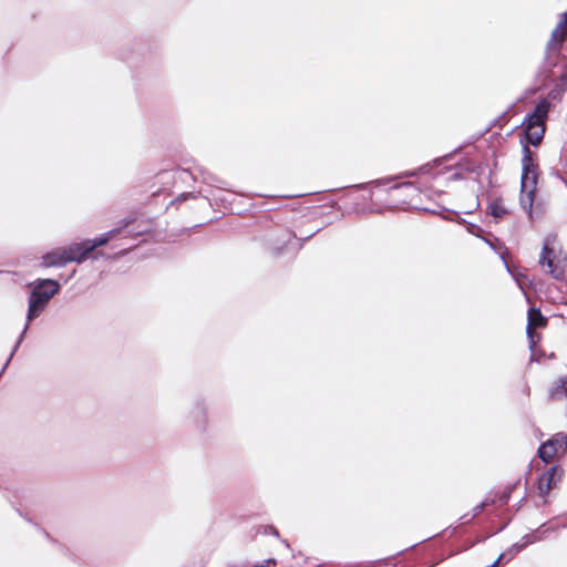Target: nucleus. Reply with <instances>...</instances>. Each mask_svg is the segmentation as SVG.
Instances as JSON below:
<instances>
[{"mask_svg":"<svg viewBox=\"0 0 567 567\" xmlns=\"http://www.w3.org/2000/svg\"><path fill=\"white\" fill-rule=\"evenodd\" d=\"M60 288V284L54 279H38L34 281L33 288L29 296L27 322L9 358L4 362V368L9 365L11 359L20 347L24 334L29 329L30 322L41 315L50 299L59 292Z\"/></svg>","mask_w":567,"mask_h":567,"instance_id":"f257e3e1","label":"nucleus"},{"mask_svg":"<svg viewBox=\"0 0 567 567\" xmlns=\"http://www.w3.org/2000/svg\"><path fill=\"white\" fill-rule=\"evenodd\" d=\"M557 236L549 234L545 237L543 249L539 256V264L548 268V274L556 280L560 281L559 291L567 293V280H564L566 271V257H561V251H556L554 244Z\"/></svg>","mask_w":567,"mask_h":567,"instance_id":"f03ea898","label":"nucleus"},{"mask_svg":"<svg viewBox=\"0 0 567 567\" xmlns=\"http://www.w3.org/2000/svg\"><path fill=\"white\" fill-rule=\"evenodd\" d=\"M537 168L538 166L534 163L532 151L527 144H524L520 178V205L529 215L532 214L536 192Z\"/></svg>","mask_w":567,"mask_h":567,"instance_id":"7ed1b4c3","label":"nucleus"},{"mask_svg":"<svg viewBox=\"0 0 567 567\" xmlns=\"http://www.w3.org/2000/svg\"><path fill=\"white\" fill-rule=\"evenodd\" d=\"M549 109L550 102L544 97L537 103L534 111L525 116L520 126L528 144L537 146L543 141Z\"/></svg>","mask_w":567,"mask_h":567,"instance_id":"20e7f679","label":"nucleus"},{"mask_svg":"<svg viewBox=\"0 0 567 567\" xmlns=\"http://www.w3.org/2000/svg\"><path fill=\"white\" fill-rule=\"evenodd\" d=\"M558 52L556 49H548L547 48V52H546V55L543 60V62L540 63V65L538 66V70L536 72V81L543 85L544 83H546L547 80H549V78L553 74V70L554 68L557 66V62H558Z\"/></svg>","mask_w":567,"mask_h":567,"instance_id":"39448f33","label":"nucleus"},{"mask_svg":"<svg viewBox=\"0 0 567 567\" xmlns=\"http://www.w3.org/2000/svg\"><path fill=\"white\" fill-rule=\"evenodd\" d=\"M567 39V11L559 16V20L551 31L550 39L547 43L548 49H556L559 51L563 43Z\"/></svg>","mask_w":567,"mask_h":567,"instance_id":"423d86ee","label":"nucleus"},{"mask_svg":"<svg viewBox=\"0 0 567 567\" xmlns=\"http://www.w3.org/2000/svg\"><path fill=\"white\" fill-rule=\"evenodd\" d=\"M547 323V319L543 316L542 311L538 308H529L528 310V321L526 326V333L529 340V347L533 349L535 347V329L539 327H545Z\"/></svg>","mask_w":567,"mask_h":567,"instance_id":"0eeeda50","label":"nucleus"},{"mask_svg":"<svg viewBox=\"0 0 567 567\" xmlns=\"http://www.w3.org/2000/svg\"><path fill=\"white\" fill-rule=\"evenodd\" d=\"M63 251L66 255V258H75V260H69V262H78L81 264L86 256L91 252L87 250V241L83 240L81 243H74L70 246L63 248Z\"/></svg>","mask_w":567,"mask_h":567,"instance_id":"6e6552de","label":"nucleus"},{"mask_svg":"<svg viewBox=\"0 0 567 567\" xmlns=\"http://www.w3.org/2000/svg\"><path fill=\"white\" fill-rule=\"evenodd\" d=\"M69 260H75V258H66L65 252L62 249L47 252L42 256L41 266L43 267H63Z\"/></svg>","mask_w":567,"mask_h":567,"instance_id":"1a4fd4ad","label":"nucleus"},{"mask_svg":"<svg viewBox=\"0 0 567 567\" xmlns=\"http://www.w3.org/2000/svg\"><path fill=\"white\" fill-rule=\"evenodd\" d=\"M128 224L130 221L122 220V226L120 228H113L99 237H95L93 239H86L87 250H91L92 252L97 247L106 245L112 238H114L121 231L122 228L128 226Z\"/></svg>","mask_w":567,"mask_h":567,"instance_id":"9d476101","label":"nucleus"},{"mask_svg":"<svg viewBox=\"0 0 567 567\" xmlns=\"http://www.w3.org/2000/svg\"><path fill=\"white\" fill-rule=\"evenodd\" d=\"M182 174H188L194 181L197 179V173L202 177V182L206 183L212 186H216L218 188H225V182L216 177L215 175L210 174L206 169L202 167H197L196 172L189 171V169H183L181 172Z\"/></svg>","mask_w":567,"mask_h":567,"instance_id":"9b49d317","label":"nucleus"},{"mask_svg":"<svg viewBox=\"0 0 567 567\" xmlns=\"http://www.w3.org/2000/svg\"><path fill=\"white\" fill-rule=\"evenodd\" d=\"M549 532V528L545 524L540 525L533 533L526 534L520 538V544L526 548L527 546L540 542L545 538V535Z\"/></svg>","mask_w":567,"mask_h":567,"instance_id":"f8f14e48","label":"nucleus"},{"mask_svg":"<svg viewBox=\"0 0 567 567\" xmlns=\"http://www.w3.org/2000/svg\"><path fill=\"white\" fill-rule=\"evenodd\" d=\"M549 398L555 401L567 400V375L559 378L558 382L551 388Z\"/></svg>","mask_w":567,"mask_h":567,"instance_id":"ddd939ff","label":"nucleus"},{"mask_svg":"<svg viewBox=\"0 0 567 567\" xmlns=\"http://www.w3.org/2000/svg\"><path fill=\"white\" fill-rule=\"evenodd\" d=\"M556 455H558L557 450L553 447L549 440L543 443L538 449V456L545 463H549Z\"/></svg>","mask_w":567,"mask_h":567,"instance_id":"4468645a","label":"nucleus"},{"mask_svg":"<svg viewBox=\"0 0 567 567\" xmlns=\"http://www.w3.org/2000/svg\"><path fill=\"white\" fill-rule=\"evenodd\" d=\"M551 442V445L555 450H557V454H565L567 452V434L559 432L553 435L551 439H549Z\"/></svg>","mask_w":567,"mask_h":567,"instance_id":"2eb2a0df","label":"nucleus"},{"mask_svg":"<svg viewBox=\"0 0 567 567\" xmlns=\"http://www.w3.org/2000/svg\"><path fill=\"white\" fill-rule=\"evenodd\" d=\"M487 210L488 214H491L493 217L497 219L503 218L505 215L508 214V210L499 199L489 203V205L487 206Z\"/></svg>","mask_w":567,"mask_h":567,"instance_id":"dca6fc26","label":"nucleus"},{"mask_svg":"<svg viewBox=\"0 0 567 567\" xmlns=\"http://www.w3.org/2000/svg\"><path fill=\"white\" fill-rule=\"evenodd\" d=\"M554 487L551 478L544 477L543 475L538 480V489L540 495H546L550 488Z\"/></svg>","mask_w":567,"mask_h":567,"instance_id":"f3484780","label":"nucleus"},{"mask_svg":"<svg viewBox=\"0 0 567 567\" xmlns=\"http://www.w3.org/2000/svg\"><path fill=\"white\" fill-rule=\"evenodd\" d=\"M544 477H550L551 484L555 486L556 482L560 481L561 477V471L557 466L549 467L544 474Z\"/></svg>","mask_w":567,"mask_h":567,"instance_id":"a211bd4d","label":"nucleus"},{"mask_svg":"<svg viewBox=\"0 0 567 567\" xmlns=\"http://www.w3.org/2000/svg\"><path fill=\"white\" fill-rule=\"evenodd\" d=\"M524 548L520 542L513 544L504 554L506 556V563L511 561L516 555H518Z\"/></svg>","mask_w":567,"mask_h":567,"instance_id":"6ab92c4d","label":"nucleus"},{"mask_svg":"<svg viewBox=\"0 0 567 567\" xmlns=\"http://www.w3.org/2000/svg\"><path fill=\"white\" fill-rule=\"evenodd\" d=\"M431 169H432V164L427 163V164L421 166L420 168H417L416 171L406 172L403 175L404 176H416L417 174H430Z\"/></svg>","mask_w":567,"mask_h":567,"instance_id":"aec40b11","label":"nucleus"},{"mask_svg":"<svg viewBox=\"0 0 567 567\" xmlns=\"http://www.w3.org/2000/svg\"><path fill=\"white\" fill-rule=\"evenodd\" d=\"M511 488H506L502 492H499L495 498H496V502H498L501 505H506L511 498Z\"/></svg>","mask_w":567,"mask_h":567,"instance_id":"412c9836","label":"nucleus"},{"mask_svg":"<svg viewBox=\"0 0 567 567\" xmlns=\"http://www.w3.org/2000/svg\"><path fill=\"white\" fill-rule=\"evenodd\" d=\"M460 221H461V223L466 224V230H467L470 234H472V235H474V236H477V237H480V236H481V235H480V233L482 231V228H481L480 226H477V225H475V224H473V223H468V221H466V220H465V219H463V218H461V219H460Z\"/></svg>","mask_w":567,"mask_h":567,"instance_id":"4be33fe9","label":"nucleus"},{"mask_svg":"<svg viewBox=\"0 0 567 567\" xmlns=\"http://www.w3.org/2000/svg\"><path fill=\"white\" fill-rule=\"evenodd\" d=\"M391 188L392 189H408V190H412V192L419 190V188L412 182H404V183L395 184Z\"/></svg>","mask_w":567,"mask_h":567,"instance_id":"5701e85b","label":"nucleus"},{"mask_svg":"<svg viewBox=\"0 0 567 567\" xmlns=\"http://www.w3.org/2000/svg\"><path fill=\"white\" fill-rule=\"evenodd\" d=\"M564 91H565L564 87L556 86L549 91L548 97H550L553 100L559 99L561 96V94L564 93Z\"/></svg>","mask_w":567,"mask_h":567,"instance_id":"b1692460","label":"nucleus"},{"mask_svg":"<svg viewBox=\"0 0 567 567\" xmlns=\"http://www.w3.org/2000/svg\"><path fill=\"white\" fill-rule=\"evenodd\" d=\"M506 556H507V554L502 553V554L498 556V558H497L493 564H491V565H489V566H487V567H497L499 564H502V563H506Z\"/></svg>","mask_w":567,"mask_h":567,"instance_id":"393cba45","label":"nucleus"},{"mask_svg":"<svg viewBox=\"0 0 567 567\" xmlns=\"http://www.w3.org/2000/svg\"><path fill=\"white\" fill-rule=\"evenodd\" d=\"M188 198H196L195 193H183L176 198V202H183Z\"/></svg>","mask_w":567,"mask_h":567,"instance_id":"a878e982","label":"nucleus"},{"mask_svg":"<svg viewBox=\"0 0 567 567\" xmlns=\"http://www.w3.org/2000/svg\"><path fill=\"white\" fill-rule=\"evenodd\" d=\"M484 511L482 504H478L476 505L473 509H472V517H476L478 516L482 512Z\"/></svg>","mask_w":567,"mask_h":567,"instance_id":"bb28decb","label":"nucleus"},{"mask_svg":"<svg viewBox=\"0 0 567 567\" xmlns=\"http://www.w3.org/2000/svg\"><path fill=\"white\" fill-rule=\"evenodd\" d=\"M475 517H472V514L471 513H466L464 514L460 520L463 523V524H467L470 522H472Z\"/></svg>","mask_w":567,"mask_h":567,"instance_id":"cd10ccee","label":"nucleus"},{"mask_svg":"<svg viewBox=\"0 0 567 567\" xmlns=\"http://www.w3.org/2000/svg\"><path fill=\"white\" fill-rule=\"evenodd\" d=\"M463 178H464V176L462 173L455 172V173L451 174L447 179L449 181H458V179H463Z\"/></svg>","mask_w":567,"mask_h":567,"instance_id":"c85d7f7f","label":"nucleus"},{"mask_svg":"<svg viewBox=\"0 0 567 567\" xmlns=\"http://www.w3.org/2000/svg\"><path fill=\"white\" fill-rule=\"evenodd\" d=\"M495 503H496V498L495 497L494 498H488L487 497L481 504H482L483 508L485 509L487 506L493 505Z\"/></svg>","mask_w":567,"mask_h":567,"instance_id":"c756f323","label":"nucleus"},{"mask_svg":"<svg viewBox=\"0 0 567 567\" xmlns=\"http://www.w3.org/2000/svg\"><path fill=\"white\" fill-rule=\"evenodd\" d=\"M270 564L276 565V560L275 559H267L265 561V564H255L251 567H269Z\"/></svg>","mask_w":567,"mask_h":567,"instance_id":"7c9ffc66","label":"nucleus"},{"mask_svg":"<svg viewBox=\"0 0 567 567\" xmlns=\"http://www.w3.org/2000/svg\"><path fill=\"white\" fill-rule=\"evenodd\" d=\"M266 533H269V534H271L274 536H277V537L279 536V533H278L277 528L274 527V526H267L266 527Z\"/></svg>","mask_w":567,"mask_h":567,"instance_id":"2f4dec72","label":"nucleus"},{"mask_svg":"<svg viewBox=\"0 0 567 567\" xmlns=\"http://www.w3.org/2000/svg\"><path fill=\"white\" fill-rule=\"evenodd\" d=\"M451 156H452V155H451V154H449V155H446V156H444V157L437 158V159H435V161L433 162V164H434V165L441 164L442 162H444V161L449 159Z\"/></svg>","mask_w":567,"mask_h":567,"instance_id":"473e14b6","label":"nucleus"},{"mask_svg":"<svg viewBox=\"0 0 567 567\" xmlns=\"http://www.w3.org/2000/svg\"><path fill=\"white\" fill-rule=\"evenodd\" d=\"M415 208L417 209H422L424 212H429V213H432V214H439V212H436L435 209H431V208H427V207H419V206H415Z\"/></svg>","mask_w":567,"mask_h":567,"instance_id":"72a5a7b5","label":"nucleus"},{"mask_svg":"<svg viewBox=\"0 0 567 567\" xmlns=\"http://www.w3.org/2000/svg\"><path fill=\"white\" fill-rule=\"evenodd\" d=\"M560 80H561L563 83H567V73H563L560 75Z\"/></svg>","mask_w":567,"mask_h":567,"instance_id":"f704fd0d","label":"nucleus"},{"mask_svg":"<svg viewBox=\"0 0 567 567\" xmlns=\"http://www.w3.org/2000/svg\"><path fill=\"white\" fill-rule=\"evenodd\" d=\"M484 240H485V243H486L491 248L495 249V246H494V244H493V241H492V240L486 239V238H485Z\"/></svg>","mask_w":567,"mask_h":567,"instance_id":"c9c22d12","label":"nucleus"},{"mask_svg":"<svg viewBox=\"0 0 567 567\" xmlns=\"http://www.w3.org/2000/svg\"><path fill=\"white\" fill-rule=\"evenodd\" d=\"M282 543L286 545V547H289V544L287 543V540H282Z\"/></svg>","mask_w":567,"mask_h":567,"instance_id":"e433bc0d","label":"nucleus"},{"mask_svg":"<svg viewBox=\"0 0 567 567\" xmlns=\"http://www.w3.org/2000/svg\"><path fill=\"white\" fill-rule=\"evenodd\" d=\"M357 187H358V188H363V187H364V185H363V184H361V185H358Z\"/></svg>","mask_w":567,"mask_h":567,"instance_id":"4c0bfd02","label":"nucleus"}]
</instances>
